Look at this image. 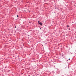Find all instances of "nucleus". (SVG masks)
I'll list each match as a JSON object with an SVG mask.
<instances>
[{
    "instance_id": "20e7f679",
    "label": "nucleus",
    "mask_w": 76,
    "mask_h": 76,
    "mask_svg": "<svg viewBox=\"0 0 76 76\" xmlns=\"http://www.w3.org/2000/svg\"><path fill=\"white\" fill-rule=\"evenodd\" d=\"M15 28H16V26H15Z\"/></svg>"
},
{
    "instance_id": "f03ea898",
    "label": "nucleus",
    "mask_w": 76,
    "mask_h": 76,
    "mask_svg": "<svg viewBox=\"0 0 76 76\" xmlns=\"http://www.w3.org/2000/svg\"><path fill=\"white\" fill-rule=\"evenodd\" d=\"M17 17H18V15H17Z\"/></svg>"
},
{
    "instance_id": "6e6552de",
    "label": "nucleus",
    "mask_w": 76,
    "mask_h": 76,
    "mask_svg": "<svg viewBox=\"0 0 76 76\" xmlns=\"http://www.w3.org/2000/svg\"><path fill=\"white\" fill-rule=\"evenodd\" d=\"M28 36H29V35H28Z\"/></svg>"
},
{
    "instance_id": "7ed1b4c3",
    "label": "nucleus",
    "mask_w": 76,
    "mask_h": 76,
    "mask_svg": "<svg viewBox=\"0 0 76 76\" xmlns=\"http://www.w3.org/2000/svg\"><path fill=\"white\" fill-rule=\"evenodd\" d=\"M69 60H70V58H69Z\"/></svg>"
},
{
    "instance_id": "423d86ee",
    "label": "nucleus",
    "mask_w": 76,
    "mask_h": 76,
    "mask_svg": "<svg viewBox=\"0 0 76 76\" xmlns=\"http://www.w3.org/2000/svg\"><path fill=\"white\" fill-rule=\"evenodd\" d=\"M67 27H69V25H67Z\"/></svg>"
},
{
    "instance_id": "39448f33",
    "label": "nucleus",
    "mask_w": 76,
    "mask_h": 76,
    "mask_svg": "<svg viewBox=\"0 0 76 76\" xmlns=\"http://www.w3.org/2000/svg\"><path fill=\"white\" fill-rule=\"evenodd\" d=\"M39 21H38V23H39Z\"/></svg>"
},
{
    "instance_id": "f257e3e1",
    "label": "nucleus",
    "mask_w": 76,
    "mask_h": 76,
    "mask_svg": "<svg viewBox=\"0 0 76 76\" xmlns=\"http://www.w3.org/2000/svg\"><path fill=\"white\" fill-rule=\"evenodd\" d=\"M39 24L40 25H42V23H41V22L39 23Z\"/></svg>"
},
{
    "instance_id": "0eeeda50",
    "label": "nucleus",
    "mask_w": 76,
    "mask_h": 76,
    "mask_svg": "<svg viewBox=\"0 0 76 76\" xmlns=\"http://www.w3.org/2000/svg\"><path fill=\"white\" fill-rule=\"evenodd\" d=\"M40 29H42L41 28H40Z\"/></svg>"
}]
</instances>
